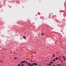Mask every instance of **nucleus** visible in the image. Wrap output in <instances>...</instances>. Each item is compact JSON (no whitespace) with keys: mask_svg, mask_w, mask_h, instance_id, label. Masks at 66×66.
I'll return each mask as SVG.
<instances>
[{"mask_svg":"<svg viewBox=\"0 0 66 66\" xmlns=\"http://www.w3.org/2000/svg\"><path fill=\"white\" fill-rule=\"evenodd\" d=\"M24 65V64H22L21 65V66H23Z\"/></svg>","mask_w":66,"mask_h":66,"instance_id":"nucleus-10","label":"nucleus"},{"mask_svg":"<svg viewBox=\"0 0 66 66\" xmlns=\"http://www.w3.org/2000/svg\"><path fill=\"white\" fill-rule=\"evenodd\" d=\"M59 60H61V59H59Z\"/></svg>","mask_w":66,"mask_h":66,"instance_id":"nucleus-23","label":"nucleus"},{"mask_svg":"<svg viewBox=\"0 0 66 66\" xmlns=\"http://www.w3.org/2000/svg\"><path fill=\"white\" fill-rule=\"evenodd\" d=\"M23 38H24V39H26V37H25V36H23Z\"/></svg>","mask_w":66,"mask_h":66,"instance_id":"nucleus-5","label":"nucleus"},{"mask_svg":"<svg viewBox=\"0 0 66 66\" xmlns=\"http://www.w3.org/2000/svg\"><path fill=\"white\" fill-rule=\"evenodd\" d=\"M55 59H54V60H53V61H55Z\"/></svg>","mask_w":66,"mask_h":66,"instance_id":"nucleus-13","label":"nucleus"},{"mask_svg":"<svg viewBox=\"0 0 66 66\" xmlns=\"http://www.w3.org/2000/svg\"><path fill=\"white\" fill-rule=\"evenodd\" d=\"M21 65H20V64H19L18 65V66H21Z\"/></svg>","mask_w":66,"mask_h":66,"instance_id":"nucleus-9","label":"nucleus"},{"mask_svg":"<svg viewBox=\"0 0 66 66\" xmlns=\"http://www.w3.org/2000/svg\"><path fill=\"white\" fill-rule=\"evenodd\" d=\"M41 35H44V34L42 33Z\"/></svg>","mask_w":66,"mask_h":66,"instance_id":"nucleus-12","label":"nucleus"},{"mask_svg":"<svg viewBox=\"0 0 66 66\" xmlns=\"http://www.w3.org/2000/svg\"><path fill=\"white\" fill-rule=\"evenodd\" d=\"M55 60H58V58H57V57H56V58H55Z\"/></svg>","mask_w":66,"mask_h":66,"instance_id":"nucleus-4","label":"nucleus"},{"mask_svg":"<svg viewBox=\"0 0 66 66\" xmlns=\"http://www.w3.org/2000/svg\"><path fill=\"white\" fill-rule=\"evenodd\" d=\"M26 62V61H23L22 62L23 63H24V62Z\"/></svg>","mask_w":66,"mask_h":66,"instance_id":"nucleus-7","label":"nucleus"},{"mask_svg":"<svg viewBox=\"0 0 66 66\" xmlns=\"http://www.w3.org/2000/svg\"><path fill=\"white\" fill-rule=\"evenodd\" d=\"M30 61H31V62H32V60H30Z\"/></svg>","mask_w":66,"mask_h":66,"instance_id":"nucleus-14","label":"nucleus"},{"mask_svg":"<svg viewBox=\"0 0 66 66\" xmlns=\"http://www.w3.org/2000/svg\"><path fill=\"white\" fill-rule=\"evenodd\" d=\"M64 61H65V59H64Z\"/></svg>","mask_w":66,"mask_h":66,"instance_id":"nucleus-17","label":"nucleus"},{"mask_svg":"<svg viewBox=\"0 0 66 66\" xmlns=\"http://www.w3.org/2000/svg\"><path fill=\"white\" fill-rule=\"evenodd\" d=\"M33 65H35V66H36V65H37V63H33Z\"/></svg>","mask_w":66,"mask_h":66,"instance_id":"nucleus-3","label":"nucleus"},{"mask_svg":"<svg viewBox=\"0 0 66 66\" xmlns=\"http://www.w3.org/2000/svg\"><path fill=\"white\" fill-rule=\"evenodd\" d=\"M51 63H53V62H50V63H49V64H47V65H49V66H50V65H51Z\"/></svg>","mask_w":66,"mask_h":66,"instance_id":"nucleus-2","label":"nucleus"},{"mask_svg":"<svg viewBox=\"0 0 66 66\" xmlns=\"http://www.w3.org/2000/svg\"><path fill=\"white\" fill-rule=\"evenodd\" d=\"M65 59H66V58H65Z\"/></svg>","mask_w":66,"mask_h":66,"instance_id":"nucleus-25","label":"nucleus"},{"mask_svg":"<svg viewBox=\"0 0 66 66\" xmlns=\"http://www.w3.org/2000/svg\"><path fill=\"white\" fill-rule=\"evenodd\" d=\"M57 65H59V64H57Z\"/></svg>","mask_w":66,"mask_h":66,"instance_id":"nucleus-26","label":"nucleus"},{"mask_svg":"<svg viewBox=\"0 0 66 66\" xmlns=\"http://www.w3.org/2000/svg\"><path fill=\"white\" fill-rule=\"evenodd\" d=\"M15 59H17V58H16V57H15Z\"/></svg>","mask_w":66,"mask_h":66,"instance_id":"nucleus-15","label":"nucleus"},{"mask_svg":"<svg viewBox=\"0 0 66 66\" xmlns=\"http://www.w3.org/2000/svg\"><path fill=\"white\" fill-rule=\"evenodd\" d=\"M25 62H25L26 64H27V63H28V62H27V61H26Z\"/></svg>","mask_w":66,"mask_h":66,"instance_id":"nucleus-8","label":"nucleus"},{"mask_svg":"<svg viewBox=\"0 0 66 66\" xmlns=\"http://www.w3.org/2000/svg\"><path fill=\"white\" fill-rule=\"evenodd\" d=\"M53 66H55V65H53Z\"/></svg>","mask_w":66,"mask_h":66,"instance_id":"nucleus-19","label":"nucleus"},{"mask_svg":"<svg viewBox=\"0 0 66 66\" xmlns=\"http://www.w3.org/2000/svg\"><path fill=\"white\" fill-rule=\"evenodd\" d=\"M65 66H66V65H65Z\"/></svg>","mask_w":66,"mask_h":66,"instance_id":"nucleus-28","label":"nucleus"},{"mask_svg":"<svg viewBox=\"0 0 66 66\" xmlns=\"http://www.w3.org/2000/svg\"><path fill=\"white\" fill-rule=\"evenodd\" d=\"M61 62H62H62H63V61H61Z\"/></svg>","mask_w":66,"mask_h":66,"instance_id":"nucleus-21","label":"nucleus"},{"mask_svg":"<svg viewBox=\"0 0 66 66\" xmlns=\"http://www.w3.org/2000/svg\"><path fill=\"white\" fill-rule=\"evenodd\" d=\"M61 56H59V57H61Z\"/></svg>","mask_w":66,"mask_h":66,"instance_id":"nucleus-18","label":"nucleus"},{"mask_svg":"<svg viewBox=\"0 0 66 66\" xmlns=\"http://www.w3.org/2000/svg\"><path fill=\"white\" fill-rule=\"evenodd\" d=\"M39 66H42V65H39Z\"/></svg>","mask_w":66,"mask_h":66,"instance_id":"nucleus-24","label":"nucleus"},{"mask_svg":"<svg viewBox=\"0 0 66 66\" xmlns=\"http://www.w3.org/2000/svg\"><path fill=\"white\" fill-rule=\"evenodd\" d=\"M14 54H15V53L14 52Z\"/></svg>","mask_w":66,"mask_h":66,"instance_id":"nucleus-20","label":"nucleus"},{"mask_svg":"<svg viewBox=\"0 0 66 66\" xmlns=\"http://www.w3.org/2000/svg\"><path fill=\"white\" fill-rule=\"evenodd\" d=\"M53 57H54V54L53 56H52Z\"/></svg>","mask_w":66,"mask_h":66,"instance_id":"nucleus-11","label":"nucleus"},{"mask_svg":"<svg viewBox=\"0 0 66 66\" xmlns=\"http://www.w3.org/2000/svg\"><path fill=\"white\" fill-rule=\"evenodd\" d=\"M62 57H63V59H65V56H62Z\"/></svg>","mask_w":66,"mask_h":66,"instance_id":"nucleus-6","label":"nucleus"},{"mask_svg":"<svg viewBox=\"0 0 66 66\" xmlns=\"http://www.w3.org/2000/svg\"><path fill=\"white\" fill-rule=\"evenodd\" d=\"M28 65L29 66H33L34 65L33 63L32 64H30V63H29L28 64Z\"/></svg>","mask_w":66,"mask_h":66,"instance_id":"nucleus-1","label":"nucleus"},{"mask_svg":"<svg viewBox=\"0 0 66 66\" xmlns=\"http://www.w3.org/2000/svg\"><path fill=\"white\" fill-rule=\"evenodd\" d=\"M60 64H61V63H60Z\"/></svg>","mask_w":66,"mask_h":66,"instance_id":"nucleus-27","label":"nucleus"},{"mask_svg":"<svg viewBox=\"0 0 66 66\" xmlns=\"http://www.w3.org/2000/svg\"><path fill=\"white\" fill-rule=\"evenodd\" d=\"M59 65H60V64H59Z\"/></svg>","mask_w":66,"mask_h":66,"instance_id":"nucleus-22","label":"nucleus"},{"mask_svg":"<svg viewBox=\"0 0 66 66\" xmlns=\"http://www.w3.org/2000/svg\"><path fill=\"white\" fill-rule=\"evenodd\" d=\"M20 63L21 64V63H22V62H20Z\"/></svg>","mask_w":66,"mask_h":66,"instance_id":"nucleus-16","label":"nucleus"}]
</instances>
